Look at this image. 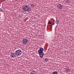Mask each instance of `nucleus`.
Returning <instances> with one entry per match:
<instances>
[{
    "mask_svg": "<svg viewBox=\"0 0 74 74\" xmlns=\"http://www.w3.org/2000/svg\"><path fill=\"white\" fill-rule=\"evenodd\" d=\"M55 22L56 24H58L59 23V21L57 20H56Z\"/></svg>",
    "mask_w": 74,
    "mask_h": 74,
    "instance_id": "obj_10",
    "label": "nucleus"
},
{
    "mask_svg": "<svg viewBox=\"0 0 74 74\" xmlns=\"http://www.w3.org/2000/svg\"><path fill=\"white\" fill-rule=\"evenodd\" d=\"M19 16H21L20 15V14H19Z\"/></svg>",
    "mask_w": 74,
    "mask_h": 74,
    "instance_id": "obj_17",
    "label": "nucleus"
},
{
    "mask_svg": "<svg viewBox=\"0 0 74 74\" xmlns=\"http://www.w3.org/2000/svg\"><path fill=\"white\" fill-rule=\"evenodd\" d=\"M44 49L43 48L40 47L39 49L38 50V53H39V55L41 58H42L44 56V52L43 50Z\"/></svg>",
    "mask_w": 74,
    "mask_h": 74,
    "instance_id": "obj_1",
    "label": "nucleus"
},
{
    "mask_svg": "<svg viewBox=\"0 0 74 74\" xmlns=\"http://www.w3.org/2000/svg\"><path fill=\"white\" fill-rule=\"evenodd\" d=\"M70 1H71V0H66L65 3H69L70 2Z\"/></svg>",
    "mask_w": 74,
    "mask_h": 74,
    "instance_id": "obj_8",
    "label": "nucleus"
},
{
    "mask_svg": "<svg viewBox=\"0 0 74 74\" xmlns=\"http://www.w3.org/2000/svg\"><path fill=\"white\" fill-rule=\"evenodd\" d=\"M58 8H59V9H62V8H63V6L61 4H59L57 6Z\"/></svg>",
    "mask_w": 74,
    "mask_h": 74,
    "instance_id": "obj_6",
    "label": "nucleus"
},
{
    "mask_svg": "<svg viewBox=\"0 0 74 74\" xmlns=\"http://www.w3.org/2000/svg\"><path fill=\"white\" fill-rule=\"evenodd\" d=\"M31 7H33L34 6V4H31Z\"/></svg>",
    "mask_w": 74,
    "mask_h": 74,
    "instance_id": "obj_14",
    "label": "nucleus"
},
{
    "mask_svg": "<svg viewBox=\"0 0 74 74\" xmlns=\"http://www.w3.org/2000/svg\"><path fill=\"white\" fill-rule=\"evenodd\" d=\"M66 9V10H67V9Z\"/></svg>",
    "mask_w": 74,
    "mask_h": 74,
    "instance_id": "obj_20",
    "label": "nucleus"
},
{
    "mask_svg": "<svg viewBox=\"0 0 74 74\" xmlns=\"http://www.w3.org/2000/svg\"><path fill=\"white\" fill-rule=\"evenodd\" d=\"M51 25H55V23H53L51 24Z\"/></svg>",
    "mask_w": 74,
    "mask_h": 74,
    "instance_id": "obj_16",
    "label": "nucleus"
},
{
    "mask_svg": "<svg viewBox=\"0 0 74 74\" xmlns=\"http://www.w3.org/2000/svg\"><path fill=\"white\" fill-rule=\"evenodd\" d=\"M2 11V10H0V11Z\"/></svg>",
    "mask_w": 74,
    "mask_h": 74,
    "instance_id": "obj_18",
    "label": "nucleus"
},
{
    "mask_svg": "<svg viewBox=\"0 0 74 74\" xmlns=\"http://www.w3.org/2000/svg\"><path fill=\"white\" fill-rule=\"evenodd\" d=\"M14 55H15L17 56H20L22 54V51L21 49H18L15 51L14 52Z\"/></svg>",
    "mask_w": 74,
    "mask_h": 74,
    "instance_id": "obj_2",
    "label": "nucleus"
},
{
    "mask_svg": "<svg viewBox=\"0 0 74 74\" xmlns=\"http://www.w3.org/2000/svg\"><path fill=\"white\" fill-rule=\"evenodd\" d=\"M48 24H50V25H51V27L52 26V23H51V22H50V21H49V22H48Z\"/></svg>",
    "mask_w": 74,
    "mask_h": 74,
    "instance_id": "obj_11",
    "label": "nucleus"
},
{
    "mask_svg": "<svg viewBox=\"0 0 74 74\" xmlns=\"http://www.w3.org/2000/svg\"><path fill=\"white\" fill-rule=\"evenodd\" d=\"M22 42L23 45H26L28 43V40L27 39L25 38H23L22 40Z\"/></svg>",
    "mask_w": 74,
    "mask_h": 74,
    "instance_id": "obj_3",
    "label": "nucleus"
},
{
    "mask_svg": "<svg viewBox=\"0 0 74 74\" xmlns=\"http://www.w3.org/2000/svg\"><path fill=\"white\" fill-rule=\"evenodd\" d=\"M22 11L23 12H27V10H23Z\"/></svg>",
    "mask_w": 74,
    "mask_h": 74,
    "instance_id": "obj_13",
    "label": "nucleus"
},
{
    "mask_svg": "<svg viewBox=\"0 0 74 74\" xmlns=\"http://www.w3.org/2000/svg\"><path fill=\"white\" fill-rule=\"evenodd\" d=\"M14 53H11L10 56L11 57V58H15L17 56L15 54H14Z\"/></svg>",
    "mask_w": 74,
    "mask_h": 74,
    "instance_id": "obj_5",
    "label": "nucleus"
},
{
    "mask_svg": "<svg viewBox=\"0 0 74 74\" xmlns=\"http://www.w3.org/2000/svg\"><path fill=\"white\" fill-rule=\"evenodd\" d=\"M66 72H70V69L69 68H67L66 69Z\"/></svg>",
    "mask_w": 74,
    "mask_h": 74,
    "instance_id": "obj_7",
    "label": "nucleus"
},
{
    "mask_svg": "<svg viewBox=\"0 0 74 74\" xmlns=\"http://www.w3.org/2000/svg\"><path fill=\"white\" fill-rule=\"evenodd\" d=\"M23 10H29V7L27 5H24L23 7Z\"/></svg>",
    "mask_w": 74,
    "mask_h": 74,
    "instance_id": "obj_4",
    "label": "nucleus"
},
{
    "mask_svg": "<svg viewBox=\"0 0 74 74\" xmlns=\"http://www.w3.org/2000/svg\"><path fill=\"white\" fill-rule=\"evenodd\" d=\"M30 11H31V10H27V12L28 11V12H30Z\"/></svg>",
    "mask_w": 74,
    "mask_h": 74,
    "instance_id": "obj_15",
    "label": "nucleus"
},
{
    "mask_svg": "<svg viewBox=\"0 0 74 74\" xmlns=\"http://www.w3.org/2000/svg\"><path fill=\"white\" fill-rule=\"evenodd\" d=\"M30 10H31V8H29Z\"/></svg>",
    "mask_w": 74,
    "mask_h": 74,
    "instance_id": "obj_19",
    "label": "nucleus"
},
{
    "mask_svg": "<svg viewBox=\"0 0 74 74\" xmlns=\"http://www.w3.org/2000/svg\"><path fill=\"white\" fill-rule=\"evenodd\" d=\"M45 62H48V59H47V58H45Z\"/></svg>",
    "mask_w": 74,
    "mask_h": 74,
    "instance_id": "obj_12",
    "label": "nucleus"
},
{
    "mask_svg": "<svg viewBox=\"0 0 74 74\" xmlns=\"http://www.w3.org/2000/svg\"><path fill=\"white\" fill-rule=\"evenodd\" d=\"M52 74H58V72L56 71H55L52 72Z\"/></svg>",
    "mask_w": 74,
    "mask_h": 74,
    "instance_id": "obj_9",
    "label": "nucleus"
}]
</instances>
